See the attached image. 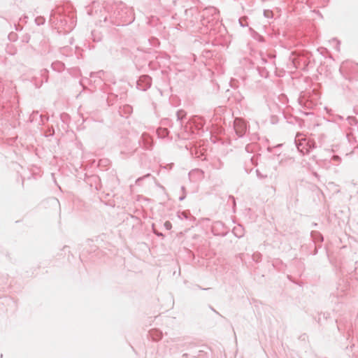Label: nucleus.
<instances>
[{
	"mask_svg": "<svg viewBox=\"0 0 358 358\" xmlns=\"http://www.w3.org/2000/svg\"><path fill=\"white\" fill-rule=\"evenodd\" d=\"M144 79H145L146 81L149 82V80H150V79H149L148 77H145V78H144Z\"/></svg>",
	"mask_w": 358,
	"mask_h": 358,
	"instance_id": "39448f33",
	"label": "nucleus"
},
{
	"mask_svg": "<svg viewBox=\"0 0 358 358\" xmlns=\"http://www.w3.org/2000/svg\"><path fill=\"white\" fill-rule=\"evenodd\" d=\"M245 129L246 125L242 120L236 118L234 120V129L239 136H242L243 135Z\"/></svg>",
	"mask_w": 358,
	"mask_h": 358,
	"instance_id": "f257e3e1",
	"label": "nucleus"
},
{
	"mask_svg": "<svg viewBox=\"0 0 358 358\" xmlns=\"http://www.w3.org/2000/svg\"><path fill=\"white\" fill-rule=\"evenodd\" d=\"M155 233L157 235V236H162V234L161 233H157L156 231H155Z\"/></svg>",
	"mask_w": 358,
	"mask_h": 358,
	"instance_id": "20e7f679",
	"label": "nucleus"
},
{
	"mask_svg": "<svg viewBox=\"0 0 358 358\" xmlns=\"http://www.w3.org/2000/svg\"><path fill=\"white\" fill-rule=\"evenodd\" d=\"M164 227L167 229V230H169L171 229L172 227V225H171V223L169 221H166L165 223H164Z\"/></svg>",
	"mask_w": 358,
	"mask_h": 358,
	"instance_id": "f03ea898",
	"label": "nucleus"
},
{
	"mask_svg": "<svg viewBox=\"0 0 358 358\" xmlns=\"http://www.w3.org/2000/svg\"><path fill=\"white\" fill-rule=\"evenodd\" d=\"M239 229H240V228H239V227H235V228L234 229V234H236V236H242V234H237V231H238V230H239Z\"/></svg>",
	"mask_w": 358,
	"mask_h": 358,
	"instance_id": "7ed1b4c3",
	"label": "nucleus"
},
{
	"mask_svg": "<svg viewBox=\"0 0 358 358\" xmlns=\"http://www.w3.org/2000/svg\"><path fill=\"white\" fill-rule=\"evenodd\" d=\"M334 158L335 159H337L338 158V156H334Z\"/></svg>",
	"mask_w": 358,
	"mask_h": 358,
	"instance_id": "423d86ee",
	"label": "nucleus"
},
{
	"mask_svg": "<svg viewBox=\"0 0 358 358\" xmlns=\"http://www.w3.org/2000/svg\"><path fill=\"white\" fill-rule=\"evenodd\" d=\"M178 118H180V113H178Z\"/></svg>",
	"mask_w": 358,
	"mask_h": 358,
	"instance_id": "0eeeda50",
	"label": "nucleus"
}]
</instances>
